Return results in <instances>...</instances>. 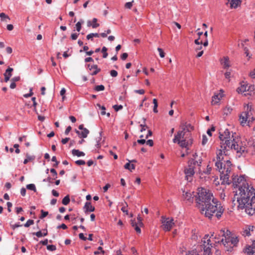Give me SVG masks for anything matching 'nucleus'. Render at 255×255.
I'll return each instance as SVG.
<instances>
[{"mask_svg": "<svg viewBox=\"0 0 255 255\" xmlns=\"http://www.w3.org/2000/svg\"><path fill=\"white\" fill-rule=\"evenodd\" d=\"M248 84H246L245 82H243L241 83L240 87L237 88V91L239 93L243 94L245 95V93L248 92Z\"/></svg>", "mask_w": 255, "mask_h": 255, "instance_id": "9b49d317", "label": "nucleus"}, {"mask_svg": "<svg viewBox=\"0 0 255 255\" xmlns=\"http://www.w3.org/2000/svg\"><path fill=\"white\" fill-rule=\"evenodd\" d=\"M111 187V185L110 184H107L104 187H103V191L104 192H106L107 191L109 188Z\"/></svg>", "mask_w": 255, "mask_h": 255, "instance_id": "680f3d73", "label": "nucleus"}, {"mask_svg": "<svg viewBox=\"0 0 255 255\" xmlns=\"http://www.w3.org/2000/svg\"><path fill=\"white\" fill-rule=\"evenodd\" d=\"M41 216H40V218L41 219H43L44 218L46 217L48 215V212L45 211L43 210H41Z\"/></svg>", "mask_w": 255, "mask_h": 255, "instance_id": "e433bc0d", "label": "nucleus"}, {"mask_svg": "<svg viewBox=\"0 0 255 255\" xmlns=\"http://www.w3.org/2000/svg\"><path fill=\"white\" fill-rule=\"evenodd\" d=\"M191 127L190 124H187L186 123H182L180 126V130L177 132L174 136V138L173 139L174 143H177L182 139H186L187 132L189 131V128Z\"/></svg>", "mask_w": 255, "mask_h": 255, "instance_id": "39448f33", "label": "nucleus"}, {"mask_svg": "<svg viewBox=\"0 0 255 255\" xmlns=\"http://www.w3.org/2000/svg\"><path fill=\"white\" fill-rule=\"evenodd\" d=\"M208 141V138L205 135H203L202 136V144L203 145H205Z\"/></svg>", "mask_w": 255, "mask_h": 255, "instance_id": "37998d69", "label": "nucleus"}, {"mask_svg": "<svg viewBox=\"0 0 255 255\" xmlns=\"http://www.w3.org/2000/svg\"><path fill=\"white\" fill-rule=\"evenodd\" d=\"M79 34L78 33H72L71 35V38L72 40H76L79 35Z\"/></svg>", "mask_w": 255, "mask_h": 255, "instance_id": "603ef678", "label": "nucleus"}, {"mask_svg": "<svg viewBox=\"0 0 255 255\" xmlns=\"http://www.w3.org/2000/svg\"><path fill=\"white\" fill-rule=\"evenodd\" d=\"M183 197L184 198V199L189 201H190L191 200L193 199V195L192 194V192L190 191L185 192L184 191H183Z\"/></svg>", "mask_w": 255, "mask_h": 255, "instance_id": "f3484780", "label": "nucleus"}, {"mask_svg": "<svg viewBox=\"0 0 255 255\" xmlns=\"http://www.w3.org/2000/svg\"><path fill=\"white\" fill-rule=\"evenodd\" d=\"M50 172L53 174V176H54V179H55L57 178V173L54 168H51L50 169Z\"/></svg>", "mask_w": 255, "mask_h": 255, "instance_id": "a19ab883", "label": "nucleus"}, {"mask_svg": "<svg viewBox=\"0 0 255 255\" xmlns=\"http://www.w3.org/2000/svg\"><path fill=\"white\" fill-rule=\"evenodd\" d=\"M113 108L115 110V111L118 112L121 110L123 108V107L121 105H115L113 106Z\"/></svg>", "mask_w": 255, "mask_h": 255, "instance_id": "f704fd0d", "label": "nucleus"}, {"mask_svg": "<svg viewBox=\"0 0 255 255\" xmlns=\"http://www.w3.org/2000/svg\"><path fill=\"white\" fill-rule=\"evenodd\" d=\"M212 170V167H210L209 165L207 166L206 170L204 171V172L207 174H210L211 173V171Z\"/></svg>", "mask_w": 255, "mask_h": 255, "instance_id": "09e8293b", "label": "nucleus"}, {"mask_svg": "<svg viewBox=\"0 0 255 255\" xmlns=\"http://www.w3.org/2000/svg\"><path fill=\"white\" fill-rule=\"evenodd\" d=\"M184 173L187 180L191 181L192 179V176L195 173L194 166L189 164L188 167L185 169Z\"/></svg>", "mask_w": 255, "mask_h": 255, "instance_id": "1a4fd4ad", "label": "nucleus"}, {"mask_svg": "<svg viewBox=\"0 0 255 255\" xmlns=\"http://www.w3.org/2000/svg\"><path fill=\"white\" fill-rule=\"evenodd\" d=\"M124 167L126 169H128L130 171L135 169V165L133 164H130L129 162L128 163H127L125 165Z\"/></svg>", "mask_w": 255, "mask_h": 255, "instance_id": "bb28decb", "label": "nucleus"}, {"mask_svg": "<svg viewBox=\"0 0 255 255\" xmlns=\"http://www.w3.org/2000/svg\"><path fill=\"white\" fill-rule=\"evenodd\" d=\"M26 188L28 190L33 191L35 192H36V187L34 184H29L27 185Z\"/></svg>", "mask_w": 255, "mask_h": 255, "instance_id": "c756f323", "label": "nucleus"}, {"mask_svg": "<svg viewBox=\"0 0 255 255\" xmlns=\"http://www.w3.org/2000/svg\"><path fill=\"white\" fill-rule=\"evenodd\" d=\"M70 201V197L69 195H66L62 200V203L64 205H68Z\"/></svg>", "mask_w": 255, "mask_h": 255, "instance_id": "a878e982", "label": "nucleus"}, {"mask_svg": "<svg viewBox=\"0 0 255 255\" xmlns=\"http://www.w3.org/2000/svg\"><path fill=\"white\" fill-rule=\"evenodd\" d=\"M57 229H63L65 230L67 228V226L65 224H62L61 225H59L57 227Z\"/></svg>", "mask_w": 255, "mask_h": 255, "instance_id": "6e6d98bb", "label": "nucleus"}, {"mask_svg": "<svg viewBox=\"0 0 255 255\" xmlns=\"http://www.w3.org/2000/svg\"><path fill=\"white\" fill-rule=\"evenodd\" d=\"M233 109L231 107H226L224 109V115H225L226 116L230 114L232 111Z\"/></svg>", "mask_w": 255, "mask_h": 255, "instance_id": "cd10ccee", "label": "nucleus"}, {"mask_svg": "<svg viewBox=\"0 0 255 255\" xmlns=\"http://www.w3.org/2000/svg\"><path fill=\"white\" fill-rule=\"evenodd\" d=\"M75 163L78 165H85L86 162L83 160H78L75 161Z\"/></svg>", "mask_w": 255, "mask_h": 255, "instance_id": "49530a36", "label": "nucleus"}, {"mask_svg": "<svg viewBox=\"0 0 255 255\" xmlns=\"http://www.w3.org/2000/svg\"><path fill=\"white\" fill-rule=\"evenodd\" d=\"M153 103L154 104V107L153 111L154 113H157L158 112L157 110V107H158V103H157V100L156 99H153Z\"/></svg>", "mask_w": 255, "mask_h": 255, "instance_id": "7c9ffc66", "label": "nucleus"}, {"mask_svg": "<svg viewBox=\"0 0 255 255\" xmlns=\"http://www.w3.org/2000/svg\"><path fill=\"white\" fill-rule=\"evenodd\" d=\"M247 255H255V242L253 243L252 246H249L246 249Z\"/></svg>", "mask_w": 255, "mask_h": 255, "instance_id": "2eb2a0df", "label": "nucleus"}, {"mask_svg": "<svg viewBox=\"0 0 255 255\" xmlns=\"http://www.w3.org/2000/svg\"><path fill=\"white\" fill-rule=\"evenodd\" d=\"M32 234L33 235H35L36 237H37L38 238L43 236V233H42L41 231H39L37 232L33 233Z\"/></svg>", "mask_w": 255, "mask_h": 255, "instance_id": "a18cd8bd", "label": "nucleus"}, {"mask_svg": "<svg viewBox=\"0 0 255 255\" xmlns=\"http://www.w3.org/2000/svg\"><path fill=\"white\" fill-rule=\"evenodd\" d=\"M232 182L235 187H238L235 198L239 209L245 210L249 215H255V189L246 182L245 175H233Z\"/></svg>", "mask_w": 255, "mask_h": 255, "instance_id": "f03ea898", "label": "nucleus"}, {"mask_svg": "<svg viewBox=\"0 0 255 255\" xmlns=\"http://www.w3.org/2000/svg\"><path fill=\"white\" fill-rule=\"evenodd\" d=\"M145 143L147 145H148L150 146H152L153 145V141L151 139L148 140Z\"/></svg>", "mask_w": 255, "mask_h": 255, "instance_id": "e2e57ef3", "label": "nucleus"}, {"mask_svg": "<svg viewBox=\"0 0 255 255\" xmlns=\"http://www.w3.org/2000/svg\"><path fill=\"white\" fill-rule=\"evenodd\" d=\"M26 192V189L24 187H22L20 190V194L22 196H25Z\"/></svg>", "mask_w": 255, "mask_h": 255, "instance_id": "4d7b16f0", "label": "nucleus"}, {"mask_svg": "<svg viewBox=\"0 0 255 255\" xmlns=\"http://www.w3.org/2000/svg\"><path fill=\"white\" fill-rule=\"evenodd\" d=\"M133 2V0H132L131 2H128L126 3V4L125 5V7L127 8L130 9L132 6Z\"/></svg>", "mask_w": 255, "mask_h": 255, "instance_id": "c03bdc74", "label": "nucleus"}, {"mask_svg": "<svg viewBox=\"0 0 255 255\" xmlns=\"http://www.w3.org/2000/svg\"><path fill=\"white\" fill-rule=\"evenodd\" d=\"M70 140V138L69 137H66L65 138H63L61 140V142L62 144H66L69 140Z\"/></svg>", "mask_w": 255, "mask_h": 255, "instance_id": "69168bd1", "label": "nucleus"}, {"mask_svg": "<svg viewBox=\"0 0 255 255\" xmlns=\"http://www.w3.org/2000/svg\"><path fill=\"white\" fill-rule=\"evenodd\" d=\"M248 93L245 94V96L255 95V88L254 86L249 85Z\"/></svg>", "mask_w": 255, "mask_h": 255, "instance_id": "412c9836", "label": "nucleus"}, {"mask_svg": "<svg viewBox=\"0 0 255 255\" xmlns=\"http://www.w3.org/2000/svg\"><path fill=\"white\" fill-rule=\"evenodd\" d=\"M52 194L55 197H58L59 195V193L54 189L52 190Z\"/></svg>", "mask_w": 255, "mask_h": 255, "instance_id": "774afa93", "label": "nucleus"}, {"mask_svg": "<svg viewBox=\"0 0 255 255\" xmlns=\"http://www.w3.org/2000/svg\"><path fill=\"white\" fill-rule=\"evenodd\" d=\"M20 79V78L19 76L14 77L11 79V81L15 83L16 82L19 81Z\"/></svg>", "mask_w": 255, "mask_h": 255, "instance_id": "bf43d9fd", "label": "nucleus"}, {"mask_svg": "<svg viewBox=\"0 0 255 255\" xmlns=\"http://www.w3.org/2000/svg\"><path fill=\"white\" fill-rule=\"evenodd\" d=\"M195 195L197 207L201 214L211 219L215 216L220 219L224 211L222 204L213 196V193L204 188H199Z\"/></svg>", "mask_w": 255, "mask_h": 255, "instance_id": "7ed1b4c3", "label": "nucleus"}, {"mask_svg": "<svg viewBox=\"0 0 255 255\" xmlns=\"http://www.w3.org/2000/svg\"><path fill=\"white\" fill-rule=\"evenodd\" d=\"M221 63L224 68H228L230 66L228 57H224L221 60Z\"/></svg>", "mask_w": 255, "mask_h": 255, "instance_id": "a211bd4d", "label": "nucleus"}, {"mask_svg": "<svg viewBox=\"0 0 255 255\" xmlns=\"http://www.w3.org/2000/svg\"><path fill=\"white\" fill-rule=\"evenodd\" d=\"M13 71V69L10 67H8L6 70L3 75H7L11 77L12 76L11 72Z\"/></svg>", "mask_w": 255, "mask_h": 255, "instance_id": "c85d7f7f", "label": "nucleus"}, {"mask_svg": "<svg viewBox=\"0 0 255 255\" xmlns=\"http://www.w3.org/2000/svg\"><path fill=\"white\" fill-rule=\"evenodd\" d=\"M255 229L253 226H248L246 227L242 232V235L244 236H250L251 235V232H253Z\"/></svg>", "mask_w": 255, "mask_h": 255, "instance_id": "f8f14e48", "label": "nucleus"}, {"mask_svg": "<svg viewBox=\"0 0 255 255\" xmlns=\"http://www.w3.org/2000/svg\"><path fill=\"white\" fill-rule=\"evenodd\" d=\"M161 223L163 230L166 231H170L174 224L172 218H166L164 216L161 217Z\"/></svg>", "mask_w": 255, "mask_h": 255, "instance_id": "6e6552de", "label": "nucleus"}, {"mask_svg": "<svg viewBox=\"0 0 255 255\" xmlns=\"http://www.w3.org/2000/svg\"><path fill=\"white\" fill-rule=\"evenodd\" d=\"M84 209H85V213L88 212H94L95 210V207L92 205L90 202H86L85 203Z\"/></svg>", "mask_w": 255, "mask_h": 255, "instance_id": "4468645a", "label": "nucleus"}, {"mask_svg": "<svg viewBox=\"0 0 255 255\" xmlns=\"http://www.w3.org/2000/svg\"><path fill=\"white\" fill-rule=\"evenodd\" d=\"M107 48L106 47H103L102 49V52H103V57L104 58H106L108 56V53L107 52Z\"/></svg>", "mask_w": 255, "mask_h": 255, "instance_id": "c9c22d12", "label": "nucleus"}, {"mask_svg": "<svg viewBox=\"0 0 255 255\" xmlns=\"http://www.w3.org/2000/svg\"><path fill=\"white\" fill-rule=\"evenodd\" d=\"M84 22L83 20H81V21H78L76 24V28L77 31L79 32L81 29V24Z\"/></svg>", "mask_w": 255, "mask_h": 255, "instance_id": "473e14b6", "label": "nucleus"}, {"mask_svg": "<svg viewBox=\"0 0 255 255\" xmlns=\"http://www.w3.org/2000/svg\"><path fill=\"white\" fill-rule=\"evenodd\" d=\"M79 237L81 240H82L83 241L87 240V238L84 236L83 233L79 234Z\"/></svg>", "mask_w": 255, "mask_h": 255, "instance_id": "0e129e2a", "label": "nucleus"}, {"mask_svg": "<svg viewBox=\"0 0 255 255\" xmlns=\"http://www.w3.org/2000/svg\"><path fill=\"white\" fill-rule=\"evenodd\" d=\"M33 94V93L32 91V89H30L29 93L24 94L23 95V96L25 98H29V97H31Z\"/></svg>", "mask_w": 255, "mask_h": 255, "instance_id": "864d4df0", "label": "nucleus"}, {"mask_svg": "<svg viewBox=\"0 0 255 255\" xmlns=\"http://www.w3.org/2000/svg\"><path fill=\"white\" fill-rule=\"evenodd\" d=\"M211 237L209 238V235H205L202 242L204 253L203 255H212L211 249L212 248V244L211 243Z\"/></svg>", "mask_w": 255, "mask_h": 255, "instance_id": "423d86ee", "label": "nucleus"}, {"mask_svg": "<svg viewBox=\"0 0 255 255\" xmlns=\"http://www.w3.org/2000/svg\"><path fill=\"white\" fill-rule=\"evenodd\" d=\"M177 143L181 147L186 148V151L189 149V146L191 144L186 139H182L181 141Z\"/></svg>", "mask_w": 255, "mask_h": 255, "instance_id": "dca6fc26", "label": "nucleus"}, {"mask_svg": "<svg viewBox=\"0 0 255 255\" xmlns=\"http://www.w3.org/2000/svg\"><path fill=\"white\" fill-rule=\"evenodd\" d=\"M255 119L251 116L249 112H243L239 116L240 123L243 127L249 125Z\"/></svg>", "mask_w": 255, "mask_h": 255, "instance_id": "0eeeda50", "label": "nucleus"}, {"mask_svg": "<svg viewBox=\"0 0 255 255\" xmlns=\"http://www.w3.org/2000/svg\"><path fill=\"white\" fill-rule=\"evenodd\" d=\"M22 225H20L19 223H16L15 224H10V227L13 230H15L16 228L21 227Z\"/></svg>", "mask_w": 255, "mask_h": 255, "instance_id": "8fccbe9b", "label": "nucleus"}, {"mask_svg": "<svg viewBox=\"0 0 255 255\" xmlns=\"http://www.w3.org/2000/svg\"><path fill=\"white\" fill-rule=\"evenodd\" d=\"M0 17L1 18V21L7 22V20H10V18L7 15H6L4 13L1 12L0 13Z\"/></svg>", "mask_w": 255, "mask_h": 255, "instance_id": "b1692460", "label": "nucleus"}, {"mask_svg": "<svg viewBox=\"0 0 255 255\" xmlns=\"http://www.w3.org/2000/svg\"><path fill=\"white\" fill-rule=\"evenodd\" d=\"M34 224V221L33 220L29 219L27 221L26 223L24 225L25 227H29L30 226L33 225Z\"/></svg>", "mask_w": 255, "mask_h": 255, "instance_id": "72a5a7b5", "label": "nucleus"}, {"mask_svg": "<svg viewBox=\"0 0 255 255\" xmlns=\"http://www.w3.org/2000/svg\"><path fill=\"white\" fill-rule=\"evenodd\" d=\"M220 234L223 238L221 242L224 245L226 250L228 252L232 251V249L236 247L239 243L238 238L236 236H231V232L227 230H221Z\"/></svg>", "mask_w": 255, "mask_h": 255, "instance_id": "20e7f679", "label": "nucleus"}, {"mask_svg": "<svg viewBox=\"0 0 255 255\" xmlns=\"http://www.w3.org/2000/svg\"><path fill=\"white\" fill-rule=\"evenodd\" d=\"M76 133L78 135L80 138H86L87 137L88 134L89 133V130L87 129H84L82 131L75 129Z\"/></svg>", "mask_w": 255, "mask_h": 255, "instance_id": "ddd939ff", "label": "nucleus"}, {"mask_svg": "<svg viewBox=\"0 0 255 255\" xmlns=\"http://www.w3.org/2000/svg\"><path fill=\"white\" fill-rule=\"evenodd\" d=\"M92 21H93V23L92 26L93 28H95L99 26V24L97 23V18H93L92 20Z\"/></svg>", "mask_w": 255, "mask_h": 255, "instance_id": "58836bf2", "label": "nucleus"}, {"mask_svg": "<svg viewBox=\"0 0 255 255\" xmlns=\"http://www.w3.org/2000/svg\"><path fill=\"white\" fill-rule=\"evenodd\" d=\"M71 128H71V127L70 126H68V127L66 128V130H65V134L66 135H68V134H69V132L71 131Z\"/></svg>", "mask_w": 255, "mask_h": 255, "instance_id": "338daca9", "label": "nucleus"}, {"mask_svg": "<svg viewBox=\"0 0 255 255\" xmlns=\"http://www.w3.org/2000/svg\"><path fill=\"white\" fill-rule=\"evenodd\" d=\"M88 67L89 68V69L90 71H92L93 70L97 68V67H98V66L97 65H90V64H88Z\"/></svg>", "mask_w": 255, "mask_h": 255, "instance_id": "3c124183", "label": "nucleus"}, {"mask_svg": "<svg viewBox=\"0 0 255 255\" xmlns=\"http://www.w3.org/2000/svg\"><path fill=\"white\" fill-rule=\"evenodd\" d=\"M102 138L101 137V135H100L99 137L96 138V142L97 143L95 144L96 147L97 148H99L100 147V141L101 140Z\"/></svg>", "mask_w": 255, "mask_h": 255, "instance_id": "ea45409f", "label": "nucleus"}, {"mask_svg": "<svg viewBox=\"0 0 255 255\" xmlns=\"http://www.w3.org/2000/svg\"><path fill=\"white\" fill-rule=\"evenodd\" d=\"M95 37H99L100 34L98 33H91L88 34L86 36V38L88 40L91 39L92 40V38Z\"/></svg>", "mask_w": 255, "mask_h": 255, "instance_id": "393cba45", "label": "nucleus"}, {"mask_svg": "<svg viewBox=\"0 0 255 255\" xmlns=\"http://www.w3.org/2000/svg\"><path fill=\"white\" fill-rule=\"evenodd\" d=\"M219 138L221 149L217 152L215 165L220 173V179L222 182L229 185L231 183L230 177L233 166L229 160L223 161V156L227 155L228 150L233 149L241 155L247 152L248 142L246 138L238 137L236 133L230 132L228 129L220 131Z\"/></svg>", "mask_w": 255, "mask_h": 255, "instance_id": "f257e3e1", "label": "nucleus"}, {"mask_svg": "<svg viewBox=\"0 0 255 255\" xmlns=\"http://www.w3.org/2000/svg\"><path fill=\"white\" fill-rule=\"evenodd\" d=\"M26 158L23 161V164H27L29 161H32L34 160L35 158V156L32 155H29L28 154H26Z\"/></svg>", "mask_w": 255, "mask_h": 255, "instance_id": "5701e85b", "label": "nucleus"}, {"mask_svg": "<svg viewBox=\"0 0 255 255\" xmlns=\"http://www.w3.org/2000/svg\"><path fill=\"white\" fill-rule=\"evenodd\" d=\"M100 71V69H99L98 67L97 68L93 70V71L91 73V75H96L99 71Z\"/></svg>", "mask_w": 255, "mask_h": 255, "instance_id": "5fc2aeb1", "label": "nucleus"}, {"mask_svg": "<svg viewBox=\"0 0 255 255\" xmlns=\"http://www.w3.org/2000/svg\"><path fill=\"white\" fill-rule=\"evenodd\" d=\"M53 179H54L53 178L52 179L50 176H48L47 178L44 179L43 180V182H48L49 183H52V180H53Z\"/></svg>", "mask_w": 255, "mask_h": 255, "instance_id": "13d9d810", "label": "nucleus"}, {"mask_svg": "<svg viewBox=\"0 0 255 255\" xmlns=\"http://www.w3.org/2000/svg\"><path fill=\"white\" fill-rule=\"evenodd\" d=\"M222 96L221 94L215 95L212 98V104L216 105L218 104Z\"/></svg>", "mask_w": 255, "mask_h": 255, "instance_id": "aec40b11", "label": "nucleus"}, {"mask_svg": "<svg viewBox=\"0 0 255 255\" xmlns=\"http://www.w3.org/2000/svg\"><path fill=\"white\" fill-rule=\"evenodd\" d=\"M157 50L159 52V54L161 58L164 57L165 53H164L163 50L161 48H157Z\"/></svg>", "mask_w": 255, "mask_h": 255, "instance_id": "79ce46f5", "label": "nucleus"}, {"mask_svg": "<svg viewBox=\"0 0 255 255\" xmlns=\"http://www.w3.org/2000/svg\"><path fill=\"white\" fill-rule=\"evenodd\" d=\"M47 249L50 251H54L56 250V247L55 245H47Z\"/></svg>", "mask_w": 255, "mask_h": 255, "instance_id": "4c0bfd02", "label": "nucleus"}, {"mask_svg": "<svg viewBox=\"0 0 255 255\" xmlns=\"http://www.w3.org/2000/svg\"><path fill=\"white\" fill-rule=\"evenodd\" d=\"M228 2H230L231 8H235L241 4L242 0H228Z\"/></svg>", "mask_w": 255, "mask_h": 255, "instance_id": "6ab92c4d", "label": "nucleus"}, {"mask_svg": "<svg viewBox=\"0 0 255 255\" xmlns=\"http://www.w3.org/2000/svg\"><path fill=\"white\" fill-rule=\"evenodd\" d=\"M105 87L103 85L96 86L94 88V90L97 92L103 91Z\"/></svg>", "mask_w": 255, "mask_h": 255, "instance_id": "2f4dec72", "label": "nucleus"}, {"mask_svg": "<svg viewBox=\"0 0 255 255\" xmlns=\"http://www.w3.org/2000/svg\"><path fill=\"white\" fill-rule=\"evenodd\" d=\"M98 106L99 107V108H100V109H101V110H102V111H101V114L102 115H105V114H106V112H105L106 108H105L104 106H101L100 105H98Z\"/></svg>", "mask_w": 255, "mask_h": 255, "instance_id": "de8ad7c7", "label": "nucleus"}, {"mask_svg": "<svg viewBox=\"0 0 255 255\" xmlns=\"http://www.w3.org/2000/svg\"><path fill=\"white\" fill-rule=\"evenodd\" d=\"M72 153L74 156H77L78 157L84 156L85 154L83 151H81L78 149H74L72 150Z\"/></svg>", "mask_w": 255, "mask_h": 255, "instance_id": "4be33fe9", "label": "nucleus"}, {"mask_svg": "<svg viewBox=\"0 0 255 255\" xmlns=\"http://www.w3.org/2000/svg\"><path fill=\"white\" fill-rule=\"evenodd\" d=\"M202 163V159L200 156H199L196 153H195L193 155V158L190 161L189 164H192L194 166L197 165L198 166H200Z\"/></svg>", "mask_w": 255, "mask_h": 255, "instance_id": "9d476101", "label": "nucleus"}, {"mask_svg": "<svg viewBox=\"0 0 255 255\" xmlns=\"http://www.w3.org/2000/svg\"><path fill=\"white\" fill-rule=\"evenodd\" d=\"M250 76L253 79L255 78V68L250 73Z\"/></svg>", "mask_w": 255, "mask_h": 255, "instance_id": "052dcab7", "label": "nucleus"}]
</instances>
